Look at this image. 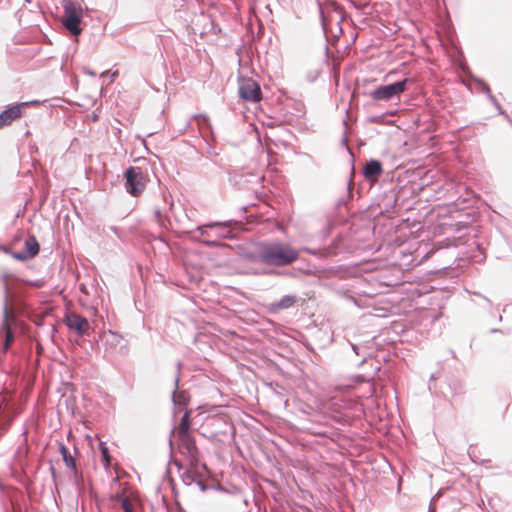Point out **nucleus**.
Here are the masks:
<instances>
[{"mask_svg": "<svg viewBox=\"0 0 512 512\" xmlns=\"http://www.w3.org/2000/svg\"><path fill=\"white\" fill-rule=\"evenodd\" d=\"M299 257V250L292 248L289 244L280 241H274L261 246L259 252L255 255H248L243 258L247 265H251L244 270L245 273L267 274L265 268L258 265L283 267L295 262Z\"/></svg>", "mask_w": 512, "mask_h": 512, "instance_id": "f257e3e1", "label": "nucleus"}, {"mask_svg": "<svg viewBox=\"0 0 512 512\" xmlns=\"http://www.w3.org/2000/svg\"><path fill=\"white\" fill-rule=\"evenodd\" d=\"M62 25L74 36L81 34L80 23L83 17V8L72 0H63Z\"/></svg>", "mask_w": 512, "mask_h": 512, "instance_id": "f03ea898", "label": "nucleus"}, {"mask_svg": "<svg viewBox=\"0 0 512 512\" xmlns=\"http://www.w3.org/2000/svg\"><path fill=\"white\" fill-rule=\"evenodd\" d=\"M202 241L207 244H216L220 239L233 237L230 222H212L197 227Z\"/></svg>", "mask_w": 512, "mask_h": 512, "instance_id": "7ed1b4c3", "label": "nucleus"}, {"mask_svg": "<svg viewBox=\"0 0 512 512\" xmlns=\"http://www.w3.org/2000/svg\"><path fill=\"white\" fill-rule=\"evenodd\" d=\"M10 275L4 273L0 276V282L4 292V304H3V321L0 328V333L4 336V350L9 348L10 343L13 341V334L10 328V322L15 320L13 312L8 308V297H9V284L8 279Z\"/></svg>", "mask_w": 512, "mask_h": 512, "instance_id": "20e7f679", "label": "nucleus"}, {"mask_svg": "<svg viewBox=\"0 0 512 512\" xmlns=\"http://www.w3.org/2000/svg\"><path fill=\"white\" fill-rule=\"evenodd\" d=\"M408 82L409 79L405 78L392 84L378 86L370 93V96L375 101H399L401 94L407 89Z\"/></svg>", "mask_w": 512, "mask_h": 512, "instance_id": "39448f33", "label": "nucleus"}, {"mask_svg": "<svg viewBox=\"0 0 512 512\" xmlns=\"http://www.w3.org/2000/svg\"><path fill=\"white\" fill-rule=\"evenodd\" d=\"M125 189L126 191L134 196H139L145 189V177L139 167L130 166L125 171Z\"/></svg>", "mask_w": 512, "mask_h": 512, "instance_id": "423d86ee", "label": "nucleus"}, {"mask_svg": "<svg viewBox=\"0 0 512 512\" xmlns=\"http://www.w3.org/2000/svg\"><path fill=\"white\" fill-rule=\"evenodd\" d=\"M102 342L105 346V354L113 356L116 354H124L127 350L125 339L116 332L111 330L104 332L101 336Z\"/></svg>", "mask_w": 512, "mask_h": 512, "instance_id": "0eeeda50", "label": "nucleus"}, {"mask_svg": "<svg viewBox=\"0 0 512 512\" xmlns=\"http://www.w3.org/2000/svg\"><path fill=\"white\" fill-rule=\"evenodd\" d=\"M239 96L245 100L250 102H258L261 99V89L259 84L251 79L239 77Z\"/></svg>", "mask_w": 512, "mask_h": 512, "instance_id": "6e6552de", "label": "nucleus"}, {"mask_svg": "<svg viewBox=\"0 0 512 512\" xmlns=\"http://www.w3.org/2000/svg\"><path fill=\"white\" fill-rule=\"evenodd\" d=\"M67 326L74 330L79 336L85 335L90 329V324L88 320L78 314H70L66 317Z\"/></svg>", "mask_w": 512, "mask_h": 512, "instance_id": "1a4fd4ad", "label": "nucleus"}, {"mask_svg": "<svg viewBox=\"0 0 512 512\" xmlns=\"http://www.w3.org/2000/svg\"><path fill=\"white\" fill-rule=\"evenodd\" d=\"M28 102L12 105L0 113V127L10 125L22 114V108L27 106Z\"/></svg>", "mask_w": 512, "mask_h": 512, "instance_id": "9d476101", "label": "nucleus"}, {"mask_svg": "<svg viewBox=\"0 0 512 512\" xmlns=\"http://www.w3.org/2000/svg\"><path fill=\"white\" fill-rule=\"evenodd\" d=\"M180 447L182 453L190 458L191 461L196 460L198 449L196 447V443L191 434H182L178 435Z\"/></svg>", "mask_w": 512, "mask_h": 512, "instance_id": "9b49d317", "label": "nucleus"}, {"mask_svg": "<svg viewBox=\"0 0 512 512\" xmlns=\"http://www.w3.org/2000/svg\"><path fill=\"white\" fill-rule=\"evenodd\" d=\"M382 165L377 160H370L364 167V177L369 180H374L382 174Z\"/></svg>", "mask_w": 512, "mask_h": 512, "instance_id": "f8f14e48", "label": "nucleus"}, {"mask_svg": "<svg viewBox=\"0 0 512 512\" xmlns=\"http://www.w3.org/2000/svg\"><path fill=\"white\" fill-rule=\"evenodd\" d=\"M39 243L34 236H29L24 242L23 251L30 257L34 258L39 253Z\"/></svg>", "mask_w": 512, "mask_h": 512, "instance_id": "ddd939ff", "label": "nucleus"}, {"mask_svg": "<svg viewBox=\"0 0 512 512\" xmlns=\"http://www.w3.org/2000/svg\"><path fill=\"white\" fill-rule=\"evenodd\" d=\"M174 386H175V388H174V392L172 395L173 403L175 405H179V406L185 405L188 400V397H187V394L185 391H178V387H179V377L178 376L175 378Z\"/></svg>", "mask_w": 512, "mask_h": 512, "instance_id": "4468645a", "label": "nucleus"}, {"mask_svg": "<svg viewBox=\"0 0 512 512\" xmlns=\"http://www.w3.org/2000/svg\"><path fill=\"white\" fill-rule=\"evenodd\" d=\"M296 302V296L285 295L278 302L272 304L274 310L288 309Z\"/></svg>", "mask_w": 512, "mask_h": 512, "instance_id": "2eb2a0df", "label": "nucleus"}, {"mask_svg": "<svg viewBox=\"0 0 512 512\" xmlns=\"http://www.w3.org/2000/svg\"><path fill=\"white\" fill-rule=\"evenodd\" d=\"M59 450L66 466L76 471V461L74 457L70 454L68 448L64 444H61Z\"/></svg>", "mask_w": 512, "mask_h": 512, "instance_id": "dca6fc26", "label": "nucleus"}, {"mask_svg": "<svg viewBox=\"0 0 512 512\" xmlns=\"http://www.w3.org/2000/svg\"><path fill=\"white\" fill-rule=\"evenodd\" d=\"M192 119H194L197 122V126L201 134H204L206 130L209 131L211 129L210 121L206 116L194 115Z\"/></svg>", "mask_w": 512, "mask_h": 512, "instance_id": "f3484780", "label": "nucleus"}, {"mask_svg": "<svg viewBox=\"0 0 512 512\" xmlns=\"http://www.w3.org/2000/svg\"><path fill=\"white\" fill-rule=\"evenodd\" d=\"M189 427H190V421H189V413L186 411L185 414L182 416L180 424L177 428V434H189Z\"/></svg>", "mask_w": 512, "mask_h": 512, "instance_id": "a211bd4d", "label": "nucleus"}, {"mask_svg": "<svg viewBox=\"0 0 512 512\" xmlns=\"http://www.w3.org/2000/svg\"><path fill=\"white\" fill-rule=\"evenodd\" d=\"M99 449L101 452V458H102L103 465L107 469L111 464V456L109 454V450L106 447L105 443H100Z\"/></svg>", "mask_w": 512, "mask_h": 512, "instance_id": "6ab92c4d", "label": "nucleus"}, {"mask_svg": "<svg viewBox=\"0 0 512 512\" xmlns=\"http://www.w3.org/2000/svg\"><path fill=\"white\" fill-rule=\"evenodd\" d=\"M483 90L488 94L489 99L497 107V109L499 110L500 114H504V112L501 110V107H500L499 103L497 102V100L494 98V96L491 95L489 86L485 85Z\"/></svg>", "mask_w": 512, "mask_h": 512, "instance_id": "aec40b11", "label": "nucleus"}, {"mask_svg": "<svg viewBox=\"0 0 512 512\" xmlns=\"http://www.w3.org/2000/svg\"><path fill=\"white\" fill-rule=\"evenodd\" d=\"M124 512H134L133 504L128 498H123L121 502Z\"/></svg>", "mask_w": 512, "mask_h": 512, "instance_id": "412c9836", "label": "nucleus"}, {"mask_svg": "<svg viewBox=\"0 0 512 512\" xmlns=\"http://www.w3.org/2000/svg\"><path fill=\"white\" fill-rule=\"evenodd\" d=\"M12 257L20 261H26L30 259V257L23 250L19 252H13Z\"/></svg>", "mask_w": 512, "mask_h": 512, "instance_id": "4be33fe9", "label": "nucleus"}, {"mask_svg": "<svg viewBox=\"0 0 512 512\" xmlns=\"http://www.w3.org/2000/svg\"><path fill=\"white\" fill-rule=\"evenodd\" d=\"M83 71L85 74L89 75V76H92V77H95L96 76V73L94 71H92L91 69L89 68H83Z\"/></svg>", "mask_w": 512, "mask_h": 512, "instance_id": "5701e85b", "label": "nucleus"}, {"mask_svg": "<svg viewBox=\"0 0 512 512\" xmlns=\"http://www.w3.org/2000/svg\"><path fill=\"white\" fill-rule=\"evenodd\" d=\"M351 346H352L353 351H354L356 354H358V347H357L356 345H354V344H352Z\"/></svg>", "mask_w": 512, "mask_h": 512, "instance_id": "b1692460", "label": "nucleus"}, {"mask_svg": "<svg viewBox=\"0 0 512 512\" xmlns=\"http://www.w3.org/2000/svg\"><path fill=\"white\" fill-rule=\"evenodd\" d=\"M117 74H118L117 72H113V73L111 74V81H113V80H114V78L117 76Z\"/></svg>", "mask_w": 512, "mask_h": 512, "instance_id": "393cba45", "label": "nucleus"}, {"mask_svg": "<svg viewBox=\"0 0 512 512\" xmlns=\"http://www.w3.org/2000/svg\"><path fill=\"white\" fill-rule=\"evenodd\" d=\"M491 332L496 333V332H500V330L499 329H491Z\"/></svg>", "mask_w": 512, "mask_h": 512, "instance_id": "a878e982", "label": "nucleus"}, {"mask_svg": "<svg viewBox=\"0 0 512 512\" xmlns=\"http://www.w3.org/2000/svg\"><path fill=\"white\" fill-rule=\"evenodd\" d=\"M155 214L157 215V217H160V210H156Z\"/></svg>", "mask_w": 512, "mask_h": 512, "instance_id": "bb28decb", "label": "nucleus"}, {"mask_svg": "<svg viewBox=\"0 0 512 512\" xmlns=\"http://www.w3.org/2000/svg\"><path fill=\"white\" fill-rule=\"evenodd\" d=\"M30 103L34 105V104H38L39 102L38 101H31Z\"/></svg>", "mask_w": 512, "mask_h": 512, "instance_id": "cd10ccee", "label": "nucleus"}]
</instances>
